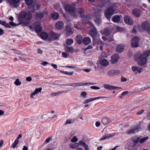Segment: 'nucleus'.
<instances>
[{"mask_svg":"<svg viewBox=\"0 0 150 150\" xmlns=\"http://www.w3.org/2000/svg\"><path fill=\"white\" fill-rule=\"evenodd\" d=\"M26 80L28 81H32V78L30 76H28L26 78Z\"/></svg>","mask_w":150,"mask_h":150,"instance_id":"nucleus-52","label":"nucleus"},{"mask_svg":"<svg viewBox=\"0 0 150 150\" xmlns=\"http://www.w3.org/2000/svg\"><path fill=\"white\" fill-rule=\"evenodd\" d=\"M110 30L108 28L105 29L104 30V34L106 36L109 35L111 33Z\"/></svg>","mask_w":150,"mask_h":150,"instance_id":"nucleus-28","label":"nucleus"},{"mask_svg":"<svg viewBox=\"0 0 150 150\" xmlns=\"http://www.w3.org/2000/svg\"><path fill=\"white\" fill-rule=\"evenodd\" d=\"M138 67L136 66H133L132 67V69L133 71H135L137 69Z\"/></svg>","mask_w":150,"mask_h":150,"instance_id":"nucleus-51","label":"nucleus"},{"mask_svg":"<svg viewBox=\"0 0 150 150\" xmlns=\"http://www.w3.org/2000/svg\"><path fill=\"white\" fill-rule=\"evenodd\" d=\"M91 88L94 89H98L100 88L99 87L96 86H92L91 87Z\"/></svg>","mask_w":150,"mask_h":150,"instance_id":"nucleus-54","label":"nucleus"},{"mask_svg":"<svg viewBox=\"0 0 150 150\" xmlns=\"http://www.w3.org/2000/svg\"><path fill=\"white\" fill-rule=\"evenodd\" d=\"M19 16L21 18H24L26 20H30L32 18V14L30 13L23 11L20 14Z\"/></svg>","mask_w":150,"mask_h":150,"instance_id":"nucleus-2","label":"nucleus"},{"mask_svg":"<svg viewBox=\"0 0 150 150\" xmlns=\"http://www.w3.org/2000/svg\"><path fill=\"white\" fill-rule=\"evenodd\" d=\"M15 54L16 55H21V52L20 51H15Z\"/></svg>","mask_w":150,"mask_h":150,"instance_id":"nucleus-53","label":"nucleus"},{"mask_svg":"<svg viewBox=\"0 0 150 150\" xmlns=\"http://www.w3.org/2000/svg\"><path fill=\"white\" fill-rule=\"evenodd\" d=\"M36 15L37 17L40 18H42L44 17L43 13L40 11L37 13Z\"/></svg>","mask_w":150,"mask_h":150,"instance_id":"nucleus-34","label":"nucleus"},{"mask_svg":"<svg viewBox=\"0 0 150 150\" xmlns=\"http://www.w3.org/2000/svg\"><path fill=\"white\" fill-rule=\"evenodd\" d=\"M102 39L105 41H106L108 40V39L105 36H103L102 37Z\"/></svg>","mask_w":150,"mask_h":150,"instance_id":"nucleus-57","label":"nucleus"},{"mask_svg":"<svg viewBox=\"0 0 150 150\" xmlns=\"http://www.w3.org/2000/svg\"><path fill=\"white\" fill-rule=\"evenodd\" d=\"M148 138V137H144L139 140V142L141 143H142L144 142L146 140H147Z\"/></svg>","mask_w":150,"mask_h":150,"instance_id":"nucleus-40","label":"nucleus"},{"mask_svg":"<svg viewBox=\"0 0 150 150\" xmlns=\"http://www.w3.org/2000/svg\"><path fill=\"white\" fill-rule=\"evenodd\" d=\"M22 137V135L21 134H20L17 137L16 139L19 140V139L21 138Z\"/></svg>","mask_w":150,"mask_h":150,"instance_id":"nucleus-55","label":"nucleus"},{"mask_svg":"<svg viewBox=\"0 0 150 150\" xmlns=\"http://www.w3.org/2000/svg\"><path fill=\"white\" fill-rule=\"evenodd\" d=\"M54 7L55 10L59 11L62 13L63 12L62 9L60 8L58 4H55L54 6Z\"/></svg>","mask_w":150,"mask_h":150,"instance_id":"nucleus-30","label":"nucleus"},{"mask_svg":"<svg viewBox=\"0 0 150 150\" xmlns=\"http://www.w3.org/2000/svg\"><path fill=\"white\" fill-rule=\"evenodd\" d=\"M120 73V72L117 70H113L109 71L108 72V74L110 76H112L114 75H117Z\"/></svg>","mask_w":150,"mask_h":150,"instance_id":"nucleus-18","label":"nucleus"},{"mask_svg":"<svg viewBox=\"0 0 150 150\" xmlns=\"http://www.w3.org/2000/svg\"><path fill=\"white\" fill-rule=\"evenodd\" d=\"M105 98V97H98L96 98H92L91 99H87L84 101V103L86 104L89 102L91 101H93V100H96L97 99H100V98Z\"/></svg>","mask_w":150,"mask_h":150,"instance_id":"nucleus-27","label":"nucleus"},{"mask_svg":"<svg viewBox=\"0 0 150 150\" xmlns=\"http://www.w3.org/2000/svg\"><path fill=\"white\" fill-rule=\"evenodd\" d=\"M51 66L55 69H57V65L55 64H51Z\"/></svg>","mask_w":150,"mask_h":150,"instance_id":"nucleus-63","label":"nucleus"},{"mask_svg":"<svg viewBox=\"0 0 150 150\" xmlns=\"http://www.w3.org/2000/svg\"><path fill=\"white\" fill-rule=\"evenodd\" d=\"M144 111V110L143 109L140 112H138L137 113V115H140L142 114Z\"/></svg>","mask_w":150,"mask_h":150,"instance_id":"nucleus-56","label":"nucleus"},{"mask_svg":"<svg viewBox=\"0 0 150 150\" xmlns=\"http://www.w3.org/2000/svg\"><path fill=\"white\" fill-rule=\"evenodd\" d=\"M124 20L125 23L127 24L132 25L133 24V20L129 16H125L124 18Z\"/></svg>","mask_w":150,"mask_h":150,"instance_id":"nucleus-8","label":"nucleus"},{"mask_svg":"<svg viewBox=\"0 0 150 150\" xmlns=\"http://www.w3.org/2000/svg\"><path fill=\"white\" fill-rule=\"evenodd\" d=\"M40 37L41 38L44 40L46 39L47 38L48 39V35L45 32H42L40 35Z\"/></svg>","mask_w":150,"mask_h":150,"instance_id":"nucleus-23","label":"nucleus"},{"mask_svg":"<svg viewBox=\"0 0 150 150\" xmlns=\"http://www.w3.org/2000/svg\"><path fill=\"white\" fill-rule=\"evenodd\" d=\"M75 10V8L74 6L70 5L66 6V11L68 12L73 13Z\"/></svg>","mask_w":150,"mask_h":150,"instance_id":"nucleus-15","label":"nucleus"},{"mask_svg":"<svg viewBox=\"0 0 150 150\" xmlns=\"http://www.w3.org/2000/svg\"><path fill=\"white\" fill-rule=\"evenodd\" d=\"M132 13L133 16L136 17H138L140 16L141 11L138 9L135 8L132 11Z\"/></svg>","mask_w":150,"mask_h":150,"instance_id":"nucleus-14","label":"nucleus"},{"mask_svg":"<svg viewBox=\"0 0 150 150\" xmlns=\"http://www.w3.org/2000/svg\"><path fill=\"white\" fill-rule=\"evenodd\" d=\"M96 126L97 127H98L100 126V123L98 122H97L96 123Z\"/></svg>","mask_w":150,"mask_h":150,"instance_id":"nucleus-62","label":"nucleus"},{"mask_svg":"<svg viewBox=\"0 0 150 150\" xmlns=\"http://www.w3.org/2000/svg\"><path fill=\"white\" fill-rule=\"evenodd\" d=\"M64 24L62 21L57 22L55 24V28L58 30H61L63 28Z\"/></svg>","mask_w":150,"mask_h":150,"instance_id":"nucleus-11","label":"nucleus"},{"mask_svg":"<svg viewBox=\"0 0 150 150\" xmlns=\"http://www.w3.org/2000/svg\"><path fill=\"white\" fill-rule=\"evenodd\" d=\"M141 59L139 60L137 62L139 65L143 66L147 63V58L142 57Z\"/></svg>","mask_w":150,"mask_h":150,"instance_id":"nucleus-10","label":"nucleus"},{"mask_svg":"<svg viewBox=\"0 0 150 150\" xmlns=\"http://www.w3.org/2000/svg\"><path fill=\"white\" fill-rule=\"evenodd\" d=\"M101 12V10L100 9H98L94 14V15L96 17V19L94 20L98 25L100 24L101 22V19L100 18Z\"/></svg>","mask_w":150,"mask_h":150,"instance_id":"nucleus-3","label":"nucleus"},{"mask_svg":"<svg viewBox=\"0 0 150 150\" xmlns=\"http://www.w3.org/2000/svg\"><path fill=\"white\" fill-rule=\"evenodd\" d=\"M100 64L104 66H107L109 64L108 61L105 59H102L99 61Z\"/></svg>","mask_w":150,"mask_h":150,"instance_id":"nucleus-21","label":"nucleus"},{"mask_svg":"<svg viewBox=\"0 0 150 150\" xmlns=\"http://www.w3.org/2000/svg\"><path fill=\"white\" fill-rule=\"evenodd\" d=\"M35 29L37 32H40L42 31V27L40 25L36 26Z\"/></svg>","mask_w":150,"mask_h":150,"instance_id":"nucleus-33","label":"nucleus"},{"mask_svg":"<svg viewBox=\"0 0 150 150\" xmlns=\"http://www.w3.org/2000/svg\"><path fill=\"white\" fill-rule=\"evenodd\" d=\"M79 146V144L77 143L75 144H71L69 145L70 147L72 149H75L78 147Z\"/></svg>","mask_w":150,"mask_h":150,"instance_id":"nucleus-31","label":"nucleus"},{"mask_svg":"<svg viewBox=\"0 0 150 150\" xmlns=\"http://www.w3.org/2000/svg\"><path fill=\"white\" fill-rule=\"evenodd\" d=\"M140 138L139 137H138L137 138H135V137L133 138L132 139L133 142L135 143H137L138 142Z\"/></svg>","mask_w":150,"mask_h":150,"instance_id":"nucleus-44","label":"nucleus"},{"mask_svg":"<svg viewBox=\"0 0 150 150\" xmlns=\"http://www.w3.org/2000/svg\"><path fill=\"white\" fill-rule=\"evenodd\" d=\"M42 88L41 87L38 88H36L35 90L31 94V98H34L33 96H35V94H37L39 92H40L42 90Z\"/></svg>","mask_w":150,"mask_h":150,"instance_id":"nucleus-20","label":"nucleus"},{"mask_svg":"<svg viewBox=\"0 0 150 150\" xmlns=\"http://www.w3.org/2000/svg\"><path fill=\"white\" fill-rule=\"evenodd\" d=\"M33 1V0H25V2L28 5H31L32 4Z\"/></svg>","mask_w":150,"mask_h":150,"instance_id":"nucleus-41","label":"nucleus"},{"mask_svg":"<svg viewBox=\"0 0 150 150\" xmlns=\"http://www.w3.org/2000/svg\"><path fill=\"white\" fill-rule=\"evenodd\" d=\"M104 87L106 89L111 90L112 89V87H113V86H110L108 84H106L104 86Z\"/></svg>","mask_w":150,"mask_h":150,"instance_id":"nucleus-38","label":"nucleus"},{"mask_svg":"<svg viewBox=\"0 0 150 150\" xmlns=\"http://www.w3.org/2000/svg\"><path fill=\"white\" fill-rule=\"evenodd\" d=\"M20 2V0H11L9 1V3L12 5L14 7H17L18 6V4Z\"/></svg>","mask_w":150,"mask_h":150,"instance_id":"nucleus-16","label":"nucleus"},{"mask_svg":"<svg viewBox=\"0 0 150 150\" xmlns=\"http://www.w3.org/2000/svg\"><path fill=\"white\" fill-rule=\"evenodd\" d=\"M78 140V139L77 138L76 136H74L72 139L71 140V141L73 142H77Z\"/></svg>","mask_w":150,"mask_h":150,"instance_id":"nucleus-45","label":"nucleus"},{"mask_svg":"<svg viewBox=\"0 0 150 150\" xmlns=\"http://www.w3.org/2000/svg\"><path fill=\"white\" fill-rule=\"evenodd\" d=\"M21 83V82L19 81V79H16V81L14 82V84L16 86L20 85Z\"/></svg>","mask_w":150,"mask_h":150,"instance_id":"nucleus-43","label":"nucleus"},{"mask_svg":"<svg viewBox=\"0 0 150 150\" xmlns=\"http://www.w3.org/2000/svg\"><path fill=\"white\" fill-rule=\"evenodd\" d=\"M139 38L138 37L135 36L132 39L131 46L133 47H137L139 46Z\"/></svg>","mask_w":150,"mask_h":150,"instance_id":"nucleus-5","label":"nucleus"},{"mask_svg":"<svg viewBox=\"0 0 150 150\" xmlns=\"http://www.w3.org/2000/svg\"><path fill=\"white\" fill-rule=\"evenodd\" d=\"M73 51V49L72 47H69L66 46V52H72Z\"/></svg>","mask_w":150,"mask_h":150,"instance_id":"nucleus-39","label":"nucleus"},{"mask_svg":"<svg viewBox=\"0 0 150 150\" xmlns=\"http://www.w3.org/2000/svg\"><path fill=\"white\" fill-rule=\"evenodd\" d=\"M98 32L95 27L90 30L89 35L93 38L95 37L97 35Z\"/></svg>","mask_w":150,"mask_h":150,"instance_id":"nucleus-13","label":"nucleus"},{"mask_svg":"<svg viewBox=\"0 0 150 150\" xmlns=\"http://www.w3.org/2000/svg\"><path fill=\"white\" fill-rule=\"evenodd\" d=\"M141 27L143 30H146L150 27V24L148 21H144L142 23Z\"/></svg>","mask_w":150,"mask_h":150,"instance_id":"nucleus-12","label":"nucleus"},{"mask_svg":"<svg viewBox=\"0 0 150 150\" xmlns=\"http://www.w3.org/2000/svg\"><path fill=\"white\" fill-rule=\"evenodd\" d=\"M91 42L90 39L88 37L84 38L82 42L83 43L86 45H89Z\"/></svg>","mask_w":150,"mask_h":150,"instance_id":"nucleus-19","label":"nucleus"},{"mask_svg":"<svg viewBox=\"0 0 150 150\" xmlns=\"http://www.w3.org/2000/svg\"><path fill=\"white\" fill-rule=\"evenodd\" d=\"M91 69H84L83 70L84 71L86 72H90L91 71Z\"/></svg>","mask_w":150,"mask_h":150,"instance_id":"nucleus-60","label":"nucleus"},{"mask_svg":"<svg viewBox=\"0 0 150 150\" xmlns=\"http://www.w3.org/2000/svg\"><path fill=\"white\" fill-rule=\"evenodd\" d=\"M73 40L71 38L68 39L66 40V43L68 45H71L73 43Z\"/></svg>","mask_w":150,"mask_h":150,"instance_id":"nucleus-36","label":"nucleus"},{"mask_svg":"<svg viewBox=\"0 0 150 150\" xmlns=\"http://www.w3.org/2000/svg\"><path fill=\"white\" fill-rule=\"evenodd\" d=\"M132 32L133 33L135 34H136L137 33V31L135 29V28L134 27H133V28L132 30Z\"/></svg>","mask_w":150,"mask_h":150,"instance_id":"nucleus-61","label":"nucleus"},{"mask_svg":"<svg viewBox=\"0 0 150 150\" xmlns=\"http://www.w3.org/2000/svg\"><path fill=\"white\" fill-rule=\"evenodd\" d=\"M124 47L125 45L124 44H119L117 46L116 50L117 52L120 53L123 51Z\"/></svg>","mask_w":150,"mask_h":150,"instance_id":"nucleus-9","label":"nucleus"},{"mask_svg":"<svg viewBox=\"0 0 150 150\" xmlns=\"http://www.w3.org/2000/svg\"><path fill=\"white\" fill-rule=\"evenodd\" d=\"M150 54V50H147L144 52L142 54L139 52L136 54L134 56V59L136 61L139 60L142 57L146 58Z\"/></svg>","mask_w":150,"mask_h":150,"instance_id":"nucleus-1","label":"nucleus"},{"mask_svg":"<svg viewBox=\"0 0 150 150\" xmlns=\"http://www.w3.org/2000/svg\"><path fill=\"white\" fill-rule=\"evenodd\" d=\"M112 21L114 22L117 23L120 21V18L118 15H116L113 16L112 18Z\"/></svg>","mask_w":150,"mask_h":150,"instance_id":"nucleus-25","label":"nucleus"},{"mask_svg":"<svg viewBox=\"0 0 150 150\" xmlns=\"http://www.w3.org/2000/svg\"><path fill=\"white\" fill-rule=\"evenodd\" d=\"M18 143L19 140H18L16 139L12 144V146H11V147H13V148H16L17 147V145H18Z\"/></svg>","mask_w":150,"mask_h":150,"instance_id":"nucleus-32","label":"nucleus"},{"mask_svg":"<svg viewBox=\"0 0 150 150\" xmlns=\"http://www.w3.org/2000/svg\"><path fill=\"white\" fill-rule=\"evenodd\" d=\"M0 24L5 26L6 28H10L11 26L9 24L7 23L5 21L0 20Z\"/></svg>","mask_w":150,"mask_h":150,"instance_id":"nucleus-26","label":"nucleus"},{"mask_svg":"<svg viewBox=\"0 0 150 150\" xmlns=\"http://www.w3.org/2000/svg\"><path fill=\"white\" fill-rule=\"evenodd\" d=\"M73 33L72 29L69 25H68L66 27V35H69Z\"/></svg>","mask_w":150,"mask_h":150,"instance_id":"nucleus-22","label":"nucleus"},{"mask_svg":"<svg viewBox=\"0 0 150 150\" xmlns=\"http://www.w3.org/2000/svg\"><path fill=\"white\" fill-rule=\"evenodd\" d=\"M52 137H49L48 138H47V139H46L45 142L46 144L48 143L49 142L52 140Z\"/></svg>","mask_w":150,"mask_h":150,"instance_id":"nucleus-46","label":"nucleus"},{"mask_svg":"<svg viewBox=\"0 0 150 150\" xmlns=\"http://www.w3.org/2000/svg\"><path fill=\"white\" fill-rule=\"evenodd\" d=\"M83 37L81 35H77L75 39V41L76 42L79 44H81L82 42Z\"/></svg>","mask_w":150,"mask_h":150,"instance_id":"nucleus-17","label":"nucleus"},{"mask_svg":"<svg viewBox=\"0 0 150 150\" xmlns=\"http://www.w3.org/2000/svg\"><path fill=\"white\" fill-rule=\"evenodd\" d=\"M74 121L73 120H68L66 121V124H71L73 123Z\"/></svg>","mask_w":150,"mask_h":150,"instance_id":"nucleus-50","label":"nucleus"},{"mask_svg":"<svg viewBox=\"0 0 150 150\" xmlns=\"http://www.w3.org/2000/svg\"><path fill=\"white\" fill-rule=\"evenodd\" d=\"M139 128L138 127L134 128L133 129H129L127 132L128 134H130L134 133L135 132H138L139 130Z\"/></svg>","mask_w":150,"mask_h":150,"instance_id":"nucleus-24","label":"nucleus"},{"mask_svg":"<svg viewBox=\"0 0 150 150\" xmlns=\"http://www.w3.org/2000/svg\"><path fill=\"white\" fill-rule=\"evenodd\" d=\"M127 80L126 79L123 77H122L121 78V81H122L125 82Z\"/></svg>","mask_w":150,"mask_h":150,"instance_id":"nucleus-59","label":"nucleus"},{"mask_svg":"<svg viewBox=\"0 0 150 150\" xmlns=\"http://www.w3.org/2000/svg\"><path fill=\"white\" fill-rule=\"evenodd\" d=\"M8 24L10 25H11L13 26H16L18 25L13 22H10Z\"/></svg>","mask_w":150,"mask_h":150,"instance_id":"nucleus-49","label":"nucleus"},{"mask_svg":"<svg viewBox=\"0 0 150 150\" xmlns=\"http://www.w3.org/2000/svg\"><path fill=\"white\" fill-rule=\"evenodd\" d=\"M114 10L112 8H109L105 11V15L108 19L110 20L111 18V16L114 13Z\"/></svg>","mask_w":150,"mask_h":150,"instance_id":"nucleus-6","label":"nucleus"},{"mask_svg":"<svg viewBox=\"0 0 150 150\" xmlns=\"http://www.w3.org/2000/svg\"><path fill=\"white\" fill-rule=\"evenodd\" d=\"M77 11L81 15L83 14L84 12V11L81 8H79Z\"/></svg>","mask_w":150,"mask_h":150,"instance_id":"nucleus-37","label":"nucleus"},{"mask_svg":"<svg viewBox=\"0 0 150 150\" xmlns=\"http://www.w3.org/2000/svg\"><path fill=\"white\" fill-rule=\"evenodd\" d=\"M87 93L85 92H83L81 94V96H83V98L86 97V95Z\"/></svg>","mask_w":150,"mask_h":150,"instance_id":"nucleus-48","label":"nucleus"},{"mask_svg":"<svg viewBox=\"0 0 150 150\" xmlns=\"http://www.w3.org/2000/svg\"><path fill=\"white\" fill-rule=\"evenodd\" d=\"M111 136L110 135L109 136H106L105 135V136H103V137L101 138V139H100V141H101V140H104V139H108V138H109L110 137H111Z\"/></svg>","mask_w":150,"mask_h":150,"instance_id":"nucleus-47","label":"nucleus"},{"mask_svg":"<svg viewBox=\"0 0 150 150\" xmlns=\"http://www.w3.org/2000/svg\"><path fill=\"white\" fill-rule=\"evenodd\" d=\"M64 93V91H59L56 93H53L51 94V95L52 96H54L58 95L59 94H61L62 93Z\"/></svg>","mask_w":150,"mask_h":150,"instance_id":"nucleus-35","label":"nucleus"},{"mask_svg":"<svg viewBox=\"0 0 150 150\" xmlns=\"http://www.w3.org/2000/svg\"><path fill=\"white\" fill-rule=\"evenodd\" d=\"M120 57L117 54H115L111 57V62L112 64L117 63Z\"/></svg>","mask_w":150,"mask_h":150,"instance_id":"nucleus-7","label":"nucleus"},{"mask_svg":"<svg viewBox=\"0 0 150 150\" xmlns=\"http://www.w3.org/2000/svg\"><path fill=\"white\" fill-rule=\"evenodd\" d=\"M4 32L3 30L0 28V35H2L4 34Z\"/></svg>","mask_w":150,"mask_h":150,"instance_id":"nucleus-58","label":"nucleus"},{"mask_svg":"<svg viewBox=\"0 0 150 150\" xmlns=\"http://www.w3.org/2000/svg\"><path fill=\"white\" fill-rule=\"evenodd\" d=\"M59 36V34L51 32L48 35V40L50 41H53L57 39Z\"/></svg>","mask_w":150,"mask_h":150,"instance_id":"nucleus-4","label":"nucleus"},{"mask_svg":"<svg viewBox=\"0 0 150 150\" xmlns=\"http://www.w3.org/2000/svg\"><path fill=\"white\" fill-rule=\"evenodd\" d=\"M78 144H79V145H81L84 147L85 146H87V145L86 144V143L82 141H80Z\"/></svg>","mask_w":150,"mask_h":150,"instance_id":"nucleus-42","label":"nucleus"},{"mask_svg":"<svg viewBox=\"0 0 150 150\" xmlns=\"http://www.w3.org/2000/svg\"><path fill=\"white\" fill-rule=\"evenodd\" d=\"M59 17V15L58 13L55 12H53L52 13V17L54 19H57Z\"/></svg>","mask_w":150,"mask_h":150,"instance_id":"nucleus-29","label":"nucleus"},{"mask_svg":"<svg viewBox=\"0 0 150 150\" xmlns=\"http://www.w3.org/2000/svg\"><path fill=\"white\" fill-rule=\"evenodd\" d=\"M4 112L2 110H0V116H1L4 114Z\"/></svg>","mask_w":150,"mask_h":150,"instance_id":"nucleus-64","label":"nucleus"}]
</instances>
